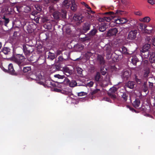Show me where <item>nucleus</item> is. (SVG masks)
<instances>
[{
  "label": "nucleus",
  "mask_w": 155,
  "mask_h": 155,
  "mask_svg": "<svg viewBox=\"0 0 155 155\" xmlns=\"http://www.w3.org/2000/svg\"><path fill=\"white\" fill-rule=\"evenodd\" d=\"M91 24L88 22H86L84 23L82 28V32L84 33H86L90 29Z\"/></svg>",
  "instance_id": "nucleus-7"
},
{
  "label": "nucleus",
  "mask_w": 155,
  "mask_h": 155,
  "mask_svg": "<svg viewBox=\"0 0 155 155\" xmlns=\"http://www.w3.org/2000/svg\"><path fill=\"white\" fill-rule=\"evenodd\" d=\"M135 83L133 81H129L125 84V86L130 89H133L134 87Z\"/></svg>",
  "instance_id": "nucleus-17"
},
{
  "label": "nucleus",
  "mask_w": 155,
  "mask_h": 155,
  "mask_svg": "<svg viewBox=\"0 0 155 155\" xmlns=\"http://www.w3.org/2000/svg\"><path fill=\"white\" fill-rule=\"evenodd\" d=\"M64 60V58L62 56L60 55L58 57V62L60 63L62 61Z\"/></svg>",
  "instance_id": "nucleus-59"
},
{
  "label": "nucleus",
  "mask_w": 155,
  "mask_h": 155,
  "mask_svg": "<svg viewBox=\"0 0 155 155\" xmlns=\"http://www.w3.org/2000/svg\"><path fill=\"white\" fill-rule=\"evenodd\" d=\"M62 5L63 6L68 8L70 5V2L69 0H64L63 2Z\"/></svg>",
  "instance_id": "nucleus-26"
},
{
  "label": "nucleus",
  "mask_w": 155,
  "mask_h": 155,
  "mask_svg": "<svg viewBox=\"0 0 155 155\" xmlns=\"http://www.w3.org/2000/svg\"><path fill=\"white\" fill-rule=\"evenodd\" d=\"M71 10L74 11H75L77 9V6L74 3H72L71 6Z\"/></svg>",
  "instance_id": "nucleus-38"
},
{
  "label": "nucleus",
  "mask_w": 155,
  "mask_h": 155,
  "mask_svg": "<svg viewBox=\"0 0 155 155\" xmlns=\"http://www.w3.org/2000/svg\"><path fill=\"white\" fill-rule=\"evenodd\" d=\"M149 73V70H146L145 71L143 74V77L145 78H147L148 76V74Z\"/></svg>",
  "instance_id": "nucleus-44"
},
{
  "label": "nucleus",
  "mask_w": 155,
  "mask_h": 155,
  "mask_svg": "<svg viewBox=\"0 0 155 155\" xmlns=\"http://www.w3.org/2000/svg\"><path fill=\"white\" fill-rule=\"evenodd\" d=\"M2 19H3V22L4 25L5 26H7L8 24L9 23L10 21V19L7 17H5V16L4 15L2 17Z\"/></svg>",
  "instance_id": "nucleus-20"
},
{
  "label": "nucleus",
  "mask_w": 155,
  "mask_h": 155,
  "mask_svg": "<svg viewBox=\"0 0 155 155\" xmlns=\"http://www.w3.org/2000/svg\"><path fill=\"white\" fill-rule=\"evenodd\" d=\"M146 41L148 44L151 43V40L150 36H147L145 38Z\"/></svg>",
  "instance_id": "nucleus-50"
},
{
  "label": "nucleus",
  "mask_w": 155,
  "mask_h": 155,
  "mask_svg": "<svg viewBox=\"0 0 155 155\" xmlns=\"http://www.w3.org/2000/svg\"><path fill=\"white\" fill-rule=\"evenodd\" d=\"M67 84H68L70 87H74L77 86V83L75 80L70 81L68 79L65 78L64 81Z\"/></svg>",
  "instance_id": "nucleus-6"
},
{
  "label": "nucleus",
  "mask_w": 155,
  "mask_h": 155,
  "mask_svg": "<svg viewBox=\"0 0 155 155\" xmlns=\"http://www.w3.org/2000/svg\"><path fill=\"white\" fill-rule=\"evenodd\" d=\"M110 68L112 71H116L117 70V68L114 65L111 66Z\"/></svg>",
  "instance_id": "nucleus-57"
},
{
  "label": "nucleus",
  "mask_w": 155,
  "mask_h": 155,
  "mask_svg": "<svg viewBox=\"0 0 155 155\" xmlns=\"http://www.w3.org/2000/svg\"><path fill=\"white\" fill-rule=\"evenodd\" d=\"M140 103V101L138 98L135 99L132 103L133 106L135 108H138L139 107Z\"/></svg>",
  "instance_id": "nucleus-13"
},
{
  "label": "nucleus",
  "mask_w": 155,
  "mask_h": 155,
  "mask_svg": "<svg viewBox=\"0 0 155 155\" xmlns=\"http://www.w3.org/2000/svg\"><path fill=\"white\" fill-rule=\"evenodd\" d=\"M20 23L24 28L25 27V26H26L28 24L27 23H28L27 22L25 21L24 20L21 21Z\"/></svg>",
  "instance_id": "nucleus-45"
},
{
  "label": "nucleus",
  "mask_w": 155,
  "mask_h": 155,
  "mask_svg": "<svg viewBox=\"0 0 155 155\" xmlns=\"http://www.w3.org/2000/svg\"><path fill=\"white\" fill-rule=\"evenodd\" d=\"M100 72L101 74L103 75H105L106 73V71H105L104 69H101Z\"/></svg>",
  "instance_id": "nucleus-63"
},
{
  "label": "nucleus",
  "mask_w": 155,
  "mask_h": 155,
  "mask_svg": "<svg viewBox=\"0 0 155 155\" xmlns=\"http://www.w3.org/2000/svg\"><path fill=\"white\" fill-rule=\"evenodd\" d=\"M140 110L144 112H145L147 110V108L144 105H142L140 108Z\"/></svg>",
  "instance_id": "nucleus-54"
},
{
  "label": "nucleus",
  "mask_w": 155,
  "mask_h": 155,
  "mask_svg": "<svg viewBox=\"0 0 155 155\" xmlns=\"http://www.w3.org/2000/svg\"><path fill=\"white\" fill-rule=\"evenodd\" d=\"M3 70L5 72L8 73L10 74L15 76H17L21 74L22 72L21 70L20 69L17 71H15L14 70L12 64H10L8 66V69L3 68Z\"/></svg>",
  "instance_id": "nucleus-1"
},
{
  "label": "nucleus",
  "mask_w": 155,
  "mask_h": 155,
  "mask_svg": "<svg viewBox=\"0 0 155 155\" xmlns=\"http://www.w3.org/2000/svg\"><path fill=\"white\" fill-rule=\"evenodd\" d=\"M66 13H64V15L62 14L60 12L58 11H55L53 13V16L55 19H58L62 17H65L66 16Z\"/></svg>",
  "instance_id": "nucleus-8"
},
{
  "label": "nucleus",
  "mask_w": 155,
  "mask_h": 155,
  "mask_svg": "<svg viewBox=\"0 0 155 155\" xmlns=\"http://www.w3.org/2000/svg\"><path fill=\"white\" fill-rule=\"evenodd\" d=\"M62 89H58L56 88H54V91L57 92H60L61 93V91L62 90Z\"/></svg>",
  "instance_id": "nucleus-64"
},
{
  "label": "nucleus",
  "mask_w": 155,
  "mask_h": 155,
  "mask_svg": "<svg viewBox=\"0 0 155 155\" xmlns=\"http://www.w3.org/2000/svg\"><path fill=\"white\" fill-rule=\"evenodd\" d=\"M137 30H131L129 33L127 38L129 40H134L137 37Z\"/></svg>",
  "instance_id": "nucleus-5"
},
{
  "label": "nucleus",
  "mask_w": 155,
  "mask_h": 155,
  "mask_svg": "<svg viewBox=\"0 0 155 155\" xmlns=\"http://www.w3.org/2000/svg\"><path fill=\"white\" fill-rule=\"evenodd\" d=\"M35 7L36 10L38 11H41L42 10V8L39 5H35Z\"/></svg>",
  "instance_id": "nucleus-55"
},
{
  "label": "nucleus",
  "mask_w": 155,
  "mask_h": 155,
  "mask_svg": "<svg viewBox=\"0 0 155 155\" xmlns=\"http://www.w3.org/2000/svg\"><path fill=\"white\" fill-rule=\"evenodd\" d=\"M83 4L87 8H88L89 9V10L88 11L89 12L93 14L95 13L94 12L91 10V8L87 4L85 3L84 2H83Z\"/></svg>",
  "instance_id": "nucleus-35"
},
{
  "label": "nucleus",
  "mask_w": 155,
  "mask_h": 155,
  "mask_svg": "<svg viewBox=\"0 0 155 155\" xmlns=\"http://www.w3.org/2000/svg\"><path fill=\"white\" fill-rule=\"evenodd\" d=\"M106 24H103L99 26L98 28L99 30L101 32H104L106 29Z\"/></svg>",
  "instance_id": "nucleus-25"
},
{
  "label": "nucleus",
  "mask_w": 155,
  "mask_h": 155,
  "mask_svg": "<svg viewBox=\"0 0 155 155\" xmlns=\"http://www.w3.org/2000/svg\"><path fill=\"white\" fill-rule=\"evenodd\" d=\"M130 76V72L128 71H124L123 73L122 77L123 78L126 80L128 79Z\"/></svg>",
  "instance_id": "nucleus-15"
},
{
  "label": "nucleus",
  "mask_w": 155,
  "mask_h": 155,
  "mask_svg": "<svg viewBox=\"0 0 155 155\" xmlns=\"http://www.w3.org/2000/svg\"><path fill=\"white\" fill-rule=\"evenodd\" d=\"M121 96L123 101H126L128 97L127 94L126 92H124L122 93V94H121Z\"/></svg>",
  "instance_id": "nucleus-27"
},
{
  "label": "nucleus",
  "mask_w": 155,
  "mask_h": 155,
  "mask_svg": "<svg viewBox=\"0 0 155 155\" xmlns=\"http://www.w3.org/2000/svg\"><path fill=\"white\" fill-rule=\"evenodd\" d=\"M117 90V88L115 87H113L110 88L108 94L110 97L111 99L115 100L116 99V96L115 94V92Z\"/></svg>",
  "instance_id": "nucleus-4"
},
{
  "label": "nucleus",
  "mask_w": 155,
  "mask_h": 155,
  "mask_svg": "<svg viewBox=\"0 0 155 155\" xmlns=\"http://www.w3.org/2000/svg\"><path fill=\"white\" fill-rule=\"evenodd\" d=\"M150 18L149 17H146L143 18L141 21L144 22H148L150 21Z\"/></svg>",
  "instance_id": "nucleus-42"
},
{
  "label": "nucleus",
  "mask_w": 155,
  "mask_h": 155,
  "mask_svg": "<svg viewBox=\"0 0 155 155\" xmlns=\"http://www.w3.org/2000/svg\"><path fill=\"white\" fill-rule=\"evenodd\" d=\"M147 26L144 23H140L139 25V28L141 30H144L147 28Z\"/></svg>",
  "instance_id": "nucleus-39"
},
{
  "label": "nucleus",
  "mask_w": 155,
  "mask_h": 155,
  "mask_svg": "<svg viewBox=\"0 0 155 155\" xmlns=\"http://www.w3.org/2000/svg\"><path fill=\"white\" fill-rule=\"evenodd\" d=\"M147 81H144L143 86V90L144 92H146L148 90V87L147 86Z\"/></svg>",
  "instance_id": "nucleus-31"
},
{
  "label": "nucleus",
  "mask_w": 155,
  "mask_h": 155,
  "mask_svg": "<svg viewBox=\"0 0 155 155\" xmlns=\"http://www.w3.org/2000/svg\"><path fill=\"white\" fill-rule=\"evenodd\" d=\"M84 48V46L82 45L77 44L74 46V49L76 51H80Z\"/></svg>",
  "instance_id": "nucleus-16"
},
{
  "label": "nucleus",
  "mask_w": 155,
  "mask_h": 155,
  "mask_svg": "<svg viewBox=\"0 0 155 155\" xmlns=\"http://www.w3.org/2000/svg\"><path fill=\"white\" fill-rule=\"evenodd\" d=\"M27 25L25 26V27L24 28L26 29L29 32L31 30V27L29 23H27Z\"/></svg>",
  "instance_id": "nucleus-52"
},
{
  "label": "nucleus",
  "mask_w": 155,
  "mask_h": 155,
  "mask_svg": "<svg viewBox=\"0 0 155 155\" xmlns=\"http://www.w3.org/2000/svg\"><path fill=\"white\" fill-rule=\"evenodd\" d=\"M31 70V68L30 67H24L23 71L24 72H27Z\"/></svg>",
  "instance_id": "nucleus-46"
},
{
  "label": "nucleus",
  "mask_w": 155,
  "mask_h": 155,
  "mask_svg": "<svg viewBox=\"0 0 155 155\" xmlns=\"http://www.w3.org/2000/svg\"><path fill=\"white\" fill-rule=\"evenodd\" d=\"M150 48V44H146L144 45L142 47L140 51H143V52L145 51H149L148 50Z\"/></svg>",
  "instance_id": "nucleus-18"
},
{
  "label": "nucleus",
  "mask_w": 155,
  "mask_h": 155,
  "mask_svg": "<svg viewBox=\"0 0 155 155\" xmlns=\"http://www.w3.org/2000/svg\"><path fill=\"white\" fill-rule=\"evenodd\" d=\"M87 94V93L84 92H81L78 93V96H82L86 95Z\"/></svg>",
  "instance_id": "nucleus-58"
},
{
  "label": "nucleus",
  "mask_w": 155,
  "mask_h": 155,
  "mask_svg": "<svg viewBox=\"0 0 155 155\" xmlns=\"http://www.w3.org/2000/svg\"><path fill=\"white\" fill-rule=\"evenodd\" d=\"M54 77L58 78V79H63L65 78L64 75H61L59 74H55L54 76Z\"/></svg>",
  "instance_id": "nucleus-51"
},
{
  "label": "nucleus",
  "mask_w": 155,
  "mask_h": 155,
  "mask_svg": "<svg viewBox=\"0 0 155 155\" xmlns=\"http://www.w3.org/2000/svg\"><path fill=\"white\" fill-rule=\"evenodd\" d=\"M105 49L107 52V55L111 57V47L110 45H106L105 46Z\"/></svg>",
  "instance_id": "nucleus-12"
},
{
  "label": "nucleus",
  "mask_w": 155,
  "mask_h": 155,
  "mask_svg": "<svg viewBox=\"0 0 155 155\" xmlns=\"http://www.w3.org/2000/svg\"><path fill=\"white\" fill-rule=\"evenodd\" d=\"M97 31V30L95 28H94L91 30L89 33V35L91 36H93L95 35Z\"/></svg>",
  "instance_id": "nucleus-34"
},
{
  "label": "nucleus",
  "mask_w": 155,
  "mask_h": 155,
  "mask_svg": "<svg viewBox=\"0 0 155 155\" xmlns=\"http://www.w3.org/2000/svg\"><path fill=\"white\" fill-rule=\"evenodd\" d=\"M100 91V90L99 89H95V90H94L93 91H92L91 93V94L92 95H94V94H96V93H97V92H99Z\"/></svg>",
  "instance_id": "nucleus-53"
},
{
  "label": "nucleus",
  "mask_w": 155,
  "mask_h": 155,
  "mask_svg": "<svg viewBox=\"0 0 155 155\" xmlns=\"http://www.w3.org/2000/svg\"><path fill=\"white\" fill-rule=\"evenodd\" d=\"M64 70L65 74L67 76H70L71 74V72L68 68L66 67L64 68Z\"/></svg>",
  "instance_id": "nucleus-24"
},
{
  "label": "nucleus",
  "mask_w": 155,
  "mask_h": 155,
  "mask_svg": "<svg viewBox=\"0 0 155 155\" xmlns=\"http://www.w3.org/2000/svg\"><path fill=\"white\" fill-rule=\"evenodd\" d=\"M106 14L109 15V16L111 17L112 18H113L116 16L115 13L113 12H107Z\"/></svg>",
  "instance_id": "nucleus-37"
},
{
  "label": "nucleus",
  "mask_w": 155,
  "mask_h": 155,
  "mask_svg": "<svg viewBox=\"0 0 155 155\" xmlns=\"http://www.w3.org/2000/svg\"><path fill=\"white\" fill-rule=\"evenodd\" d=\"M95 80L97 82L100 81L101 79V75L99 72H97L95 76Z\"/></svg>",
  "instance_id": "nucleus-32"
},
{
  "label": "nucleus",
  "mask_w": 155,
  "mask_h": 155,
  "mask_svg": "<svg viewBox=\"0 0 155 155\" xmlns=\"http://www.w3.org/2000/svg\"><path fill=\"white\" fill-rule=\"evenodd\" d=\"M2 52L5 54H8L10 51V49L8 47H5L3 48Z\"/></svg>",
  "instance_id": "nucleus-23"
},
{
  "label": "nucleus",
  "mask_w": 155,
  "mask_h": 155,
  "mask_svg": "<svg viewBox=\"0 0 155 155\" xmlns=\"http://www.w3.org/2000/svg\"><path fill=\"white\" fill-rule=\"evenodd\" d=\"M55 58L54 55L53 53H52L50 52L48 53V54L47 57V59L50 60H53Z\"/></svg>",
  "instance_id": "nucleus-29"
},
{
  "label": "nucleus",
  "mask_w": 155,
  "mask_h": 155,
  "mask_svg": "<svg viewBox=\"0 0 155 155\" xmlns=\"http://www.w3.org/2000/svg\"><path fill=\"white\" fill-rule=\"evenodd\" d=\"M149 61L151 63H155V53L150 52Z\"/></svg>",
  "instance_id": "nucleus-11"
},
{
  "label": "nucleus",
  "mask_w": 155,
  "mask_h": 155,
  "mask_svg": "<svg viewBox=\"0 0 155 155\" xmlns=\"http://www.w3.org/2000/svg\"><path fill=\"white\" fill-rule=\"evenodd\" d=\"M140 51L142 58H148L150 55V52H149V51H145V52H143V51Z\"/></svg>",
  "instance_id": "nucleus-19"
},
{
  "label": "nucleus",
  "mask_w": 155,
  "mask_h": 155,
  "mask_svg": "<svg viewBox=\"0 0 155 155\" xmlns=\"http://www.w3.org/2000/svg\"><path fill=\"white\" fill-rule=\"evenodd\" d=\"M127 48L124 46H123L121 48V51L123 53L127 54L128 52H127Z\"/></svg>",
  "instance_id": "nucleus-47"
},
{
  "label": "nucleus",
  "mask_w": 155,
  "mask_h": 155,
  "mask_svg": "<svg viewBox=\"0 0 155 155\" xmlns=\"http://www.w3.org/2000/svg\"><path fill=\"white\" fill-rule=\"evenodd\" d=\"M118 32V30L116 28H113L110 29L107 33V36H109L116 35Z\"/></svg>",
  "instance_id": "nucleus-10"
},
{
  "label": "nucleus",
  "mask_w": 155,
  "mask_h": 155,
  "mask_svg": "<svg viewBox=\"0 0 155 155\" xmlns=\"http://www.w3.org/2000/svg\"><path fill=\"white\" fill-rule=\"evenodd\" d=\"M150 81L151 82L155 83V78H149L147 79V81Z\"/></svg>",
  "instance_id": "nucleus-60"
},
{
  "label": "nucleus",
  "mask_w": 155,
  "mask_h": 155,
  "mask_svg": "<svg viewBox=\"0 0 155 155\" xmlns=\"http://www.w3.org/2000/svg\"><path fill=\"white\" fill-rule=\"evenodd\" d=\"M131 63L134 65H136L137 62L138 61V59L136 56L132 57L131 59Z\"/></svg>",
  "instance_id": "nucleus-33"
},
{
  "label": "nucleus",
  "mask_w": 155,
  "mask_h": 155,
  "mask_svg": "<svg viewBox=\"0 0 155 155\" xmlns=\"http://www.w3.org/2000/svg\"><path fill=\"white\" fill-rule=\"evenodd\" d=\"M44 49L41 45L38 46L37 48V52L38 54H40L42 53L44 51Z\"/></svg>",
  "instance_id": "nucleus-28"
},
{
  "label": "nucleus",
  "mask_w": 155,
  "mask_h": 155,
  "mask_svg": "<svg viewBox=\"0 0 155 155\" xmlns=\"http://www.w3.org/2000/svg\"><path fill=\"white\" fill-rule=\"evenodd\" d=\"M37 78L36 75L34 74H31L29 78V80H36Z\"/></svg>",
  "instance_id": "nucleus-40"
},
{
  "label": "nucleus",
  "mask_w": 155,
  "mask_h": 155,
  "mask_svg": "<svg viewBox=\"0 0 155 155\" xmlns=\"http://www.w3.org/2000/svg\"><path fill=\"white\" fill-rule=\"evenodd\" d=\"M83 71L82 69L81 68H78L77 69V72L78 74H82V71Z\"/></svg>",
  "instance_id": "nucleus-62"
},
{
  "label": "nucleus",
  "mask_w": 155,
  "mask_h": 155,
  "mask_svg": "<svg viewBox=\"0 0 155 155\" xmlns=\"http://www.w3.org/2000/svg\"><path fill=\"white\" fill-rule=\"evenodd\" d=\"M127 21V19L125 18H120L119 19L116 20V22L117 24H124Z\"/></svg>",
  "instance_id": "nucleus-21"
},
{
  "label": "nucleus",
  "mask_w": 155,
  "mask_h": 155,
  "mask_svg": "<svg viewBox=\"0 0 155 155\" xmlns=\"http://www.w3.org/2000/svg\"><path fill=\"white\" fill-rule=\"evenodd\" d=\"M49 10L50 13H53L54 12V9L53 5H51L49 7Z\"/></svg>",
  "instance_id": "nucleus-48"
},
{
  "label": "nucleus",
  "mask_w": 155,
  "mask_h": 155,
  "mask_svg": "<svg viewBox=\"0 0 155 155\" xmlns=\"http://www.w3.org/2000/svg\"><path fill=\"white\" fill-rule=\"evenodd\" d=\"M97 59L101 65H103L104 64L105 61L104 58L101 55H99L98 56Z\"/></svg>",
  "instance_id": "nucleus-22"
},
{
  "label": "nucleus",
  "mask_w": 155,
  "mask_h": 155,
  "mask_svg": "<svg viewBox=\"0 0 155 155\" xmlns=\"http://www.w3.org/2000/svg\"><path fill=\"white\" fill-rule=\"evenodd\" d=\"M41 21L44 23L48 22L49 21L48 18L46 16L42 17L41 18Z\"/></svg>",
  "instance_id": "nucleus-36"
},
{
  "label": "nucleus",
  "mask_w": 155,
  "mask_h": 155,
  "mask_svg": "<svg viewBox=\"0 0 155 155\" xmlns=\"http://www.w3.org/2000/svg\"><path fill=\"white\" fill-rule=\"evenodd\" d=\"M136 82L138 84H140L141 82V79H139L137 78V76L135 75L134 76Z\"/></svg>",
  "instance_id": "nucleus-49"
},
{
  "label": "nucleus",
  "mask_w": 155,
  "mask_h": 155,
  "mask_svg": "<svg viewBox=\"0 0 155 155\" xmlns=\"http://www.w3.org/2000/svg\"><path fill=\"white\" fill-rule=\"evenodd\" d=\"M104 19H105V21L109 22L113 18H112L111 17L109 16H108L104 17Z\"/></svg>",
  "instance_id": "nucleus-56"
},
{
  "label": "nucleus",
  "mask_w": 155,
  "mask_h": 155,
  "mask_svg": "<svg viewBox=\"0 0 155 155\" xmlns=\"http://www.w3.org/2000/svg\"><path fill=\"white\" fill-rule=\"evenodd\" d=\"M61 91V93L68 95H70L71 92L69 88H64V90L62 89Z\"/></svg>",
  "instance_id": "nucleus-14"
},
{
  "label": "nucleus",
  "mask_w": 155,
  "mask_h": 155,
  "mask_svg": "<svg viewBox=\"0 0 155 155\" xmlns=\"http://www.w3.org/2000/svg\"><path fill=\"white\" fill-rule=\"evenodd\" d=\"M83 17L81 14H75L73 17V19L76 22V25H78L84 21Z\"/></svg>",
  "instance_id": "nucleus-3"
},
{
  "label": "nucleus",
  "mask_w": 155,
  "mask_h": 155,
  "mask_svg": "<svg viewBox=\"0 0 155 155\" xmlns=\"http://www.w3.org/2000/svg\"><path fill=\"white\" fill-rule=\"evenodd\" d=\"M45 84L48 87H51L52 86H55V84L52 83L50 80H46L45 81Z\"/></svg>",
  "instance_id": "nucleus-30"
},
{
  "label": "nucleus",
  "mask_w": 155,
  "mask_h": 155,
  "mask_svg": "<svg viewBox=\"0 0 155 155\" xmlns=\"http://www.w3.org/2000/svg\"><path fill=\"white\" fill-rule=\"evenodd\" d=\"M23 50L25 56H29L34 51L33 47L27 44H24L22 45Z\"/></svg>",
  "instance_id": "nucleus-2"
},
{
  "label": "nucleus",
  "mask_w": 155,
  "mask_h": 155,
  "mask_svg": "<svg viewBox=\"0 0 155 155\" xmlns=\"http://www.w3.org/2000/svg\"><path fill=\"white\" fill-rule=\"evenodd\" d=\"M25 58L24 56L22 54H18L17 55L15 61L18 64H20L21 63L25 61Z\"/></svg>",
  "instance_id": "nucleus-9"
},
{
  "label": "nucleus",
  "mask_w": 155,
  "mask_h": 155,
  "mask_svg": "<svg viewBox=\"0 0 155 155\" xmlns=\"http://www.w3.org/2000/svg\"><path fill=\"white\" fill-rule=\"evenodd\" d=\"M122 11L120 10H117L115 12V15L116 16L122 14Z\"/></svg>",
  "instance_id": "nucleus-61"
},
{
  "label": "nucleus",
  "mask_w": 155,
  "mask_h": 155,
  "mask_svg": "<svg viewBox=\"0 0 155 155\" xmlns=\"http://www.w3.org/2000/svg\"><path fill=\"white\" fill-rule=\"evenodd\" d=\"M144 31L146 33L150 34H151L154 32V31L152 28L150 29H148L146 28Z\"/></svg>",
  "instance_id": "nucleus-41"
},
{
  "label": "nucleus",
  "mask_w": 155,
  "mask_h": 155,
  "mask_svg": "<svg viewBox=\"0 0 155 155\" xmlns=\"http://www.w3.org/2000/svg\"><path fill=\"white\" fill-rule=\"evenodd\" d=\"M80 40L82 42H85L89 40L90 38L88 37L85 36L84 37L80 38Z\"/></svg>",
  "instance_id": "nucleus-43"
}]
</instances>
